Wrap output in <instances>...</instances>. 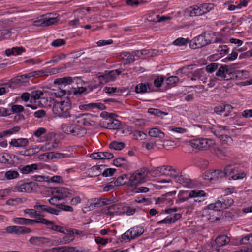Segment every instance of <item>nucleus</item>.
<instances>
[{
	"label": "nucleus",
	"mask_w": 252,
	"mask_h": 252,
	"mask_svg": "<svg viewBox=\"0 0 252 252\" xmlns=\"http://www.w3.org/2000/svg\"><path fill=\"white\" fill-rule=\"evenodd\" d=\"M148 175L147 168L143 167L136 170L130 175L128 182V185L133 188L134 193H146L149 191V189L146 187H138V185L146 181Z\"/></svg>",
	"instance_id": "obj_1"
},
{
	"label": "nucleus",
	"mask_w": 252,
	"mask_h": 252,
	"mask_svg": "<svg viewBox=\"0 0 252 252\" xmlns=\"http://www.w3.org/2000/svg\"><path fill=\"white\" fill-rule=\"evenodd\" d=\"M71 101L67 97L66 98H61L60 101L56 100L53 110L54 111H57L60 116L68 118L71 117Z\"/></svg>",
	"instance_id": "obj_2"
},
{
	"label": "nucleus",
	"mask_w": 252,
	"mask_h": 252,
	"mask_svg": "<svg viewBox=\"0 0 252 252\" xmlns=\"http://www.w3.org/2000/svg\"><path fill=\"white\" fill-rule=\"evenodd\" d=\"M55 194L49 199V203L53 206H56L59 208L60 200H63L66 197H70L74 195V192L64 188H56L54 190Z\"/></svg>",
	"instance_id": "obj_3"
},
{
	"label": "nucleus",
	"mask_w": 252,
	"mask_h": 252,
	"mask_svg": "<svg viewBox=\"0 0 252 252\" xmlns=\"http://www.w3.org/2000/svg\"><path fill=\"white\" fill-rule=\"evenodd\" d=\"M213 3H208L200 4L199 6L189 7L187 9L189 15L190 16H198L205 14L214 9Z\"/></svg>",
	"instance_id": "obj_4"
},
{
	"label": "nucleus",
	"mask_w": 252,
	"mask_h": 252,
	"mask_svg": "<svg viewBox=\"0 0 252 252\" xmlns=\"http://www.w3.org/2000/svg\"><path fill=\"white\" fill-rule=\"evenodd\" d=\"M62 130L67 134L72 136L82 137L86 133V130L80 125L73 124H62Z\"/></svg>",
	"instance_id": "obj_5"
},
{
	"label": "nucleus",
	"mask_w": 252,
	"mask_h": 252,
	"mask_svg": "<svg viewBox=\"0 0 252 252\" xmlns=\"http://www.w3.org/2000/svg\"><path fill=\"white\" fill-rule=\"evenodd\" d=\"M191 146L198 150H206L213 147L215 142L211 139L199 138L190 140Z\"/></svg>",
	"instance_id": "obj_6"
},
{
	"label": "nucleus",
	"mask_w": 252,
	"mask_h": 252,
	"mask_svg": "<svg viewBox=\"0 0 252 252\" xmlns=\"http://www.w3.org/2000/svg\"><path fill=\"white\" fill-rule=\"evenodd\" d=\"M233 203V200L231 198L227 197L222 199V200H218L214 203L209 204L207 208L209 210L220 211L229 208Z\"/></svg>",
	"instance_id": "obj_7"
},
{
	"label": "nucleus",
	"mask_w": 252,
	"mask_h": 252,
	"mask_svg": "<svg viewBox=\"0 0 252 252\" xmlns=\"http://www.w3.org/2000/svg\"><path fill=\"white\" fill-rule=\"evenodd\" d=\"M224 174L225 177L231 176V179L236 180L245 178L246 174L244 172H238V168L234 165H228L224 167Z\"/></svg>",
	"instance_id": "obj_8"
},
{
	"label": "nucleus",
	"mask_w": 252,
	"mask_h": 252,
	"mask_svg": "<svg viewBox=\"0 0 252 252\" xmlns=\"http://www.w3.org/2000/svg\"><path fill=\"white\" fill-rule=\"evenodd\" d=\"M144 231L143 228L141 226H135L131 228L122 235V241H129L142 235Z\"/></svg>",
	"instance_id": "obj_9"
},
{
	"label": "nucleus",
	"mask_w": 252,
	"mask_h": 252,
	"mask_svg": "<svg viewBox=\"0 0 252 252\" xmlns=\"http://www.w3.org/2000/svg\"><path fill=\"white\" fill-rule=\"evenodd\" d=\"M206 33H203L193 38L189 42V47L193 49L200 48L204 47L210 43L206 39Z\"/></svg>",
	"instance_id": "obj_10"
},
{
	"label": "nucleus",
	"mask_w": 252,
	"mask_h": 252,
	"mask_svg": "<svg viewBox=\"0 0 252 252\" xmlns=\"http://www.w3.org/2000/svg\"><path fill=\"white\" fill-rule=\"evenodd\" d=\"M98 118L96 116L87 113L79 116L77 122L86 126H94Z\"/></svg>",
	"instance_id": "obj_11"
},
{
	"label": "nucleus",
	"mask_w": 252,
	"mask_h": 252,
	"mask_svg": "<svg viewBox=\"0 0 252 252\" xmlns=\"http://www.w3.org/2000/svg\"><path fill=\"white\" fill-rule=\"evenodd\" d=\"M73 82V79L71 77L67 76L63 78H58L54 80V84H58L60 86L61 89L60 92L56 93V94L59 97L64 95L66 94V90L63 89V86L65 87L67 85H69Z\"/></svg>",
	"instance_id": "obj_12"
},
{
	"label": "nucleus",
	"mask_w": 252,
	"mask_h": 252,
	"mask_svg": "<svg viewBox=\"0 0 252 252\" xmlns=\"http://www.w3.org/2000/svg\"><path fill=\"white\" fill-rule=\"evenodd\" d=\"M122 209L123 204H116L103 208L102 212L103 214L110 216L121 215L123 214Z\"/></svg>",
	"instance_id": "obj_13"
},
{
	"label": "nucleus",
	"mask_w": 252,
	"mask_h": 252,
	"mask_svg": "<svg viewBox=\"0 0 252 252\" xmlns=\"http://www.w3.org/2000/svg\"><path fill=\"white\" fill-rule=\"evenodd\" d=\"M122 71L119 69L112 70L108 74L101 75L98 76V80L100 84H102L104 82L106 83L109 81L114 80L116 77L121 74Z\"/></svg>",
	"instance_id": "obj_14"
},
{
	"label": "nucleus",
	"mask_w": 252,
	"mask_h": 252,
	"mask_svg": "<svg viewBox=\"0 0 252 252\" xmlns=\"http://www.w3.org/2000/svg\"><path fill=\"white\" fill-rule=\"evenodd\" d=\"M206 194L203 190H193L190 191L189 196L186 197H181L176 199V202L177 204L186 202L192 198H197L199 197L206 196Z\"/></svg>",
	"instance_id": "obj_15"
},
{
	"label": "nucleus",
	"mask_w": 252,
	"mask_h": 252,
	"mask_svg": "<svg viewBox=\"0 0 252 252\" xmlns=\"http://www.w3.org/2000/svg\"><path fill=\"white\" fill-rule=\"evenodd\" d=\"M230 71L228 66L226 65H220L219 67L216 75L224 80H228L232 78V75Z\"/></svg>",
	"instance_id": "obj_16"
},
{
	"label": "nucleus",
	"mask_w": 252,
	"mask_h": 252,
	"mask_svg": "<svg viewBox=\"0 0 252 252\" xmlns=\"http://www.w3.org/2000/svg\"><path fill=\"white\" fill-rule=\"evenodd\" d=\"M205 180H217L225 177L223 171L220 169L214 170L205 173Z\"/></svg>",
	"instance_id": "obj_17"
},
{
	"label": "nucleus",
	"mask_w": 252,
	"mask_h": 252,
	"mask_svg": "<svg viewBox=\"0 0 252 252\" xmlns=\"http://www.w3.org/2000/svg\"><path fill=\"white\" fill-rule=\"evenodd\" d=\"M57 22V20L53 17H45L33 22V25L36 27H46Z\"/></svg>",
	"instance_id": "obj_18"
},
{
	"label": "nucleus",
	"mask_w": 252,
	"mask_h": 252,
	"mask_svg": "<svg viewBox=\"0 0 252 252\" xmlns=\"http://www.w3.org/2000/svg\"><path fill=\"white\" fill-rule=\"evenodd\" d=\"M42 157L43 158L44 157H45L47 159H59L64 158H70L71 157L70 154L67 153H61L58 152H49L46 153L44 154L41 155L40 157Z\"/></svg>",
	"instance_id": "obj_19"
},
{
	"label": "nucleus",
	"mask_w": 252,
	"mask_h": 252,
	"mask_svg": "<svg viewBox=\"0 0 252 252\" xmlns=\"http://www.w3.org/2000/svg\"><path fill=\"white\" fill-rule=\"evenodd\" d=\"M29 139L24 138L12 139L9 142L10 146L14 147L24 148L29 144Z\"/></svg>",
	"instance_id": "obj_20"
},
{
	"label": "nucleus",
	"mask_w": 252,
	"mask_h": 252,
	"mask_svg": "<svg viewBox=\"0 0 252 252\" xmlns=\"http://www.w3.org/2000/svg\"><path fill=\"white\" fill-rule=\"evenodd\" d=\"M35 183L29 182L17 185L16 188L18 191L21 192H31L33 190Z\"/></svg>",
	"instance_id": "obj_21"
},
{
	"label": "nucleus",
	"mask_w": 252,
	"mask_h": 252,
	"mask_svg": "<svg viewBox=\"0 0 252 252\" xmlns=\"http://www.w3.org/2000/svg\"><path fill=\"white\" fill-rule=\"evenodd\" d=\"M26 49L23 47H14L12 48L7 49L5 54L7 56L11 55L16 56L21 55L22 53L25 52Z\"/></svg>",
	"instance_id": "obj_22"
},
{
	"label": "nucleus",
	"mask_w": 252,
	"mask_h": 252,
	"mask_svg": "<svg viewBox=\"0 0 252 252\" xmlns=\"http://www.w3.org/2000/svg\"><path fill=\"white\" fill-rule=\"evenodd\" d=\"M102 166V165H101L100 166L95 165L92 167L88 170L87 176L89 177H95L101 175L102 169L101 167Z\"/></svg>",
	"instance_id": "obj_23"
},
{
	"label": "nucleus",
	"mask_w": 252,
	"mask_h": 252,
	"mask_svg": "<svg viewBox=\"0 0 252 252\" xmlns=\"http://www.w3.org/2000/svg\"><path fill=\"white\" fill-rule=\"evenodd\" d=\"M36 220H31L25 218H15L13 219L14 223L21 225H32L34 223H36Z\"/></svg>",
	"instance_id": "obj_24"
},
{
	"label": "nucleus",
	"mask_w": 252,
	"mask_h": 252,
	"mask_svg": "<svg viewBox=\"0 0 252 252\" xmlns=\"http://www.w3.org/2000/svg\"><path fill=\"white\" fill-rule=\"evenodd\" d=\"M148 90H149V91L152 90V84L149 83L146 84L140 83L135 87V92L137 93H144L146 92Z\"/></svg>",
	"instance_id": "obj_25"
},
{
	"label": "nucleus",
	"mask_w": 252,
	"mask_h": 252,
	"mask_svg": "<svg viewBox=\"0 0 252 252\" xmlns=\"http://www.w3.org/2000/svg\"><path fill=\"white\" fill-rule=\"evenodd\" d=\"M204 73L205 71L203 69H197L192 73L191 77L189 76L188 78H190V80L192 81L200 80L203 81V82H205V81L203 80L204 79H205L204 77Z\"/></svg>",
	"instance_id": "obj_26"
},
{
	"label": "nucleus",
	"mask_w": 252,
	"mask_h": 252,
	"mask_svg": "<svg viewBox=\"0 0 252 252\" xmlns=\"http://www.w3.org/2000/svg\"><path fill=\"white\" fill-rule=\"evenodd\" d=\"M19 169L22 174H29L33 172V171L37 170V165L36 164L27 165L23 167H19Z\"/></svg>",
	"instance_id": "obj_27"
},
{
	"label": "nucleus",
	"mask_w": 252,
	"mask_h": 252,
	"mask_svg": "<svg viewBox=\"0 0 252 252\" xmlns=\"http://www.w3.org/2000/svg\"><path fill=\"white\" fill-rule=\"evenodd\" d=\"M148 133L151 137H158L160 139H163L165 137V133L157 127L150 129Z\"/></svg>",
	"instance_id": "obj_28"
},
{
	"label": "nucleus",
	"mask_w": 252,
	"mask_h": 252,
	"mask_svg": "<svg viewBox=\"0 0 252 252\" xmlns=\"http://www.w3.org/2000/svg\"><path fill=\"white\" fill-rule=\"evenodd\" d=\"M230 239L226 235H220L217 237L215 243L218 247H221L229 243Z\"/></svg>",
	"instance_id": "obj_29"
},
{
	"label": "nucleus",
	"mask_w": 252,
	"mask_h": 252,
	"mask_svg": "<svg viewBox=\"0 0 252 252\" xmlns=\"http://www.w3.org/2000/svg\"><path fill=\"white\" fill-rule=\"evenodd\" d=\"M176 181L181 184L184 187H189L191 185V180L181 174L180 176H177V180Z\"/></svg>",
	"instance_id": "obj_30"
},
{
	"label": "nucleus",
	"mask_w": 252,
	"mask_h": 252,
	"mask_svg": "<svg viewBox=\"0 0 252 252\" xmlns=\"http://www.w3.org/2000/svg\"><path fill=\"white\" fill-rule=\"evenodd\" d=\"M74 234L79 235L80 234V232L77 229H72L71 230L69 231V233L67 235H65L63 237V242L64 243H67L70 241H72L74 239L73 235Z\"/></svg>",
	"instance_id": "obj_31"
},
{
	"label": "nucleus",
	"mask_w": 252,
	"mask_h": 252,
	"mask_svg": "<svg viewBox=\"0 0 252 252\" xmlns=\"http://www.w3.org/2000/svg\"><path fill=\"white\" fill-rule=\"evenodd\" d=\"M175 194L176 191H172L163 194L157 199L156 203L157 204H165V202L167 201V199H168V197H172Z\"/></svg>",
	"instance_id": "obj_32"
},
{
	"label": "nucleus",
	"mask_w": 252,
	"mask_h": 252,
	"mask_svg": "<svg viewBox=\"0 0 252 252\" xmlns=\"http://www.w3.org/2000/svg\"><path fill=\"white\" fill-rule=\"evenodd\" d=\"M122 59L124 64L131 63L135 61L134 55L129 52H125L123 54Z\"/></svg>",
	"instance_id": "obj_33"
},
{
	"label": "nucleus",
	"mask_w": 252,
	"mask_h": 252,
	"mask_svg": "<svg viewBox=\"0 0 252 252\" xmlns=\"http://www.w3.org/2000/svg\"><path fill=\"white\" fill-rule=\"evenodd\" d=\"M230 107V105H221L216 106L214 108V112L218 114V115H223L224 116H227L228 114L225 112V110L226 108H229Z\"/></svg>",
	"instance_id": "obj_34"
},
{
	"label": "nucleus",
	"mask_w": 252,
	"mask_h": 252,
	"mask_svg": "<svg viewBox=\"0 0 252 252\" xmlns=\"http://www.w3.org/2000/svg\"><path fill=\"white\" fill-rule=\"evenodd\" d=\"M36 223L44 224L46 225L48 229L52 230L55 224L53 221L44 218H39V219H37Z\"/></svg>",
	"instance_id": "obj_35"
},
{
	"label": "nucleus",
	"mask_w": 252,
	"mask_h": 252,
	"mask_svg": "<svg viewBox=\"0 0 252 252\" xmlns=\"http://www.w3.org/2000/svg\"><path fill=\"white\" fill-rule=\"evenodd\" d=\"M172 170V167L171 166L164 165L158 167V171H159L160 174L169 175L170 172Z\"/></svg>",
	"instance_id": "obj_36"
},
{
	"label": "nucleus",
	"mask_w": 252,
	"mask_h": 252,
	"mask_svg": "<svg viewBox=\"0 0 252 252\" xmlns=\"http://www.w3.org/2000/svg\"><path fill=\"white\" fill-rule=\"evenodd\" d=\"M66 58V55L63 53H61L58 55L53 56L52 59L45 63V64H48L51 63H57L61 60H63Z\"/></svg>",
	"instance_id": "obj_37"
},
{
	"label": "nucleus",
	"mask_w": 252,
	"mask_h": 252,
	"mask_svg": "<svg viewBox=\"0 0 252 252\" xmlns=\"http://www.w3.org/2000/svg\"><path fill=\"white\" fill-rule=\"evenodd\" d=\"M31 232L32 230L30 228L25 227L24 226H16L14 234L18 235L24 234L31 233Z\"/></svg>",
	"instance_id": "obj_38"
},
{
	"label": "nucleus",
	"mask_w": 252,
	"mask_h": 252,
	"mask_svg": "<svg viewBox=\"0 0 252 252\" xmlns=\"http://www.w3.org/2000/svg\"><path fill=\"white\" fill-rule=\"evenodd\" d=\"M128 164V161L124 158H118L113 160V164L117 167L126 166Z\"/></svg>",
	"instance_id": "obj_39"
},
{
	"label": "nucleus",
	"mask_w": 252,
	"mask_h": 252,
	"mask_svg": "<svg viewBox=\"0 0 252 252\" xmlns=\"http://www.w3.org/2000/svg\"><path fill=\"white\" fill-rule=\"evenodd\" d=\"M148 112L151 115L157 117H161L162 115H167L168 114L167 113L162 111L159 109L153 108H149L148 109Z\"/></svg>",
	"instance_id": "obj_40"
},
{
	"label": "nucleus",
	"mask_w": 252,
	"mask_h": 252,
	"mask_svg": "<svg viewBox=\"0 0 252 252\" xmlns=\"http://www.w3.org/2000/svg\"><path fill=\"white\" fill-rule=\"evenodd\" d=\"M19 176L17 171L10 170L7 171L5 173V177L7 180H12L17 178Z\"/></svg>",
	"instance_id": "obj_41"
},
{
	"label": "nucleus",
	"mask_w": 252,
	"mask_h": 252,
	"mask_svg": "<svg viewBox=\"0 0 252 252\" xmlns=\"http://www.w3.org/2000/svg\"><path fill=\"white\" fill-rule=\"evenodd\" d=\"M125 143L122 142L113 141L109 144V148L115 150H121L125 147Z\"/></svg>",
	"instance_id": "obj_42"
},
{
	"label": "nucleus",
	"mask_w": 252,
	"mask_h": 252,
	"mask_svg": "<svg viewBox=\"0 0 252 252\" xmlns=\"http://www.w3.org/2000/svg\"><path fill=\"white\" fill-rule=\"evenodd\" d=\"M127 179V175L126 174H123L117 178L116 180L115 181V185L116 186H120L125 185L126 183V180Z\"/></svg>",
	"instance_id": "obj_43"
},
{
	"label": "nucleus",
	"mask_w": 252,
	"mask_h": 252,
	"mask_svg": "<svg viewBox=\"0 0 252 252\" xmlns=\"http://www.w3.org/2000/svg\"><path fill=\"white\" fill-rule=\"evenodd\" d=\"M219 138L222 141L223 144H226L230 145L233 143L232 138L227 135H218Z\"/></svg>",
	"instance_id": "obj_44"
},
{
	"label": "nucleus",
	"mask_w": 252,
	"mask_h": 252,
	"mask_svg": "<svg viewBox=\"0 0 252 252\" xmlns=\"http://www.w3.org/2000/svg\"><path fill=\"white\" fill-rule=\"evenodd\" d=\"M136 210V209L135 208L128 206H125L123 205L122 211H123V214L126 213L128 216L132 215L135 213Z\"/></svg>",
	"instance_id": "obj_45"
},
{
	"label": "nucleus",
	"mask_w": 252,
	"mask_h": 252,
	"mask_svg": "<svg viewBox=\"0 0 252 252\" xmlns=\"http://www.w3.org/2000/svg\"><path fill=\"white\" fill-rule=\"evenodd\" d=\"M190 41L188 38L180 37L176 39L173 42V44L177 46L185 45L187 43H189Z\"/></svg>",
	"instance_id": "obj_46"
},
{
	"label": "nucleus",
	"mask_w": 252,
	"mask_h": 252,
	"mask_svg": "<svg viewBox=\"0 0 252 252\" xmlns=\"http://www.w3.org/2000/svg\"><path fill=\"white\" fill-rule=\"evenodd\" d=\"M44 239L43 237H32L30 240L29 242L33 245H39L41 243H43V240Z\"/></svg>",
	"instance_id": "obj_47"
},
{
	"label": "nucleus",
	"mask_w": 252,
	"mask_h": 252,
	"mask_svg": "<svg viewBox=\"0 0 252 252\" xmlns=\"http://www.w3.org/2000/svg\"><path fill=\"white\" fill-rule=\"evenodd\" d=\"M163 147L165 148H168L171 147L178 146V142L173 140H164L163 142Z\"/></svg>",
	"instance_id": "obj_48"
},
{
	"label": "nucleus",
	"mask_w": 252,
	"mask_h": 252,
	"mask_svg": "<svg viewBox=\"0 0 252 252\" xmlns=\"http://www.w3.org/2000/svg\"><path fill=\"white\" fill-rule=\"evenodd\" d=\"M219 64L217 63H213L208 65L206 67V70L209 73L214 72L219 66Z\"/></svg>",
	"instance_id": "obj_49"
},
{
	"label": "nucleus",
	"mask_w": 252,
	"mask_h": 252,
	"mask_svg": "<svg viewBox=\"0 0 252 252\" xmlns=\"http://www.w3.org/2000/svg\"><path fill=\"white\" fill-rule=\"evenodd\" d=\"M121 123L117 120H113L111 122L108 123V127L110 129H116L119 128Z\"/></svg>",
	"instance_id": "obj_50"
},
{
	"label": "nucleus",
	"mask_w": 252,
	"mask_h": 252,
	"mask_svg": "<svg viewBox=\"0 0 252 252\" xmlns=\"http://www.w3.org/2000/svg\"><path fill=\"white\" fill-rule=\"evenodd\" d=\"M48 72L44 70L34 71L29 73V76L32 77H37L43 75H47Z\"/></svg>",
	"instance_id": "obj_51"
},
{
	"label": "nucleus",
	"mask_w": 252,
	"mask_h": 252,
	"mask_svg": "<svg viewBox=\"0 0 252 252\" xmlns=\"http://www.w3.org/2000/svg\"><path fill=\"white\" fill-rule=\"evenodd\" d=\"M66 43V41L63 39H57L54 40L51 44V45L54 47H59L63 45H64Z\"/></svg>",
	"instance_id": "obj_52"
},
{
	"label": "nucleus",
	"mask_w": 252,
	"mask_h": 252,
	"mask_svg": "<svg viewBox=\"0 0 252 252\" xmlns=\"http://www.w3.org/2000/svg\"><path fill=\"white\" fill-rule=\"evenodd\" d=\"M24 109V107L21 105L12 104L11 106V111L12 114H19V113L23 112Z\"/></svg>",
	"instance_id": "obj_53"
},
{
	"label": "nucleus",
	"mask_w": 252,
	"mask_h": 252,
	"mask_svg": "<svg viewBox=\"0 0 252 252\" xmlns=\"http://www.w3.org/2000/svg\"><path fill=\"white\" fill-rule=\"evenodd\" d=\"M20 127L16 126L8 130H5V133H6L7 136H8L9 135L18 133L20 131Z\"/></svg>",
	"instance_id": "obj_54"
},
{
	"label": "nucleus",
	"mask_w": 252,
	"mask_h": 252,
	"mask_svg": "<svg viewBox=\"0 0 252 252\" xmlns=\"http://www.w3.org/2000/svg\"><path fill=\"white\" fill-rule=\"evenodd\" d=\"M213 153L220 158H223L226 156L225 152L219 147H215L213 149Z\"/></svg>",
	"instance_id": "obj_55"
},
{
	"label": "nucleus",
	"mask_w": 252,
	"mask_h": 252,
	"mask_svg": "<svg viewBox=\"0 0 252 252\" xmlns=\"http://www.w3.org/2000/svg\"><path fill=\"white\" fill-rule=\"evenodd\" d=\"M43 95V93L40 90L33 91L31 94V96L34 100L39 99Z\"/></svg>",
	"instance_id": "obj_56"
},
{
	"label": "nucleus",
	"mask_w": 252,
	"mask_h": 252,
	"mask_svg": "<svg viewBox=\"0 0 252 252\" xmlns=\"http://www.w3.org/2000/svg\"><path fill=\"white\" fill-rule=\"evenodd\" d=\"M229 48L226 45H220L218 49V52L221 55H226L228 53Z\"/></svg>",
	"instance_id": "obj_57"
},
{
	"label": "nucleus",
	"mask_w": 252,
	"mask_h": 252,
	"mask_svg": "<svg viewBox=\"0 0 252 252\" xmlns=\"http://www.w3.org/2000/svg\"><path fill=\"white\" fill-rule=\"evenodd\" d=\"M179 81V78L177 76H172L168 77L166 79V82L168 85H173L176 84Z\"/></svg>",
	"instance_id": "obj_58"
},
{
	"label": "nucleus",
	"mask_w": 252,
	"mask_h": 252,
	"mask_svg": "<svg viewBox=\"0 0 252 252\" xmlns=\"http://www.w3.org/2000/svg\"><path fill=\"white\" fill-rule=\"evenodd\" d=\"M10 36V32L7 29H0V39H6Z\"/></svg>",
	"instance_id": "obj_59"
},
{
	"label": "nucleus",
	"mask_w": 252,
	"mask_h": 252,
	"mask_svg": "<svg viewBox=\"0 0 252 252\" xmlns=\"http://www.w3.org/2000/svg\"><path fill=\"white\" fill-rule=\"evenodd\" d=\"M187 203L185 205V208L187 210V211L191 212L194 209L195 204L192 200L186 201Z\"/></svg>",
	"instance_id": "obj_60"
},
{
	"label": "nucleus",
	"mask_w": 252,
	"mask_h": 252,
	"mask_svg": "<svg viewBox=\"0 0 252 252\" xmlns=\"http://www.w3.org/2000/svg\"><path fill=\"white\" fill-rule=\"evenodd\" d=\"M116 170L113 168H107L103 172H102V175L104 177L112 176L115 173Z\"/></svg>",
	"instance_id": "obj_61"
},
{
	"label": "nucleus",
	"mask_w": 252,
	"mask_h": 252,
	"mask_svg": "<svg viewBox=\"0 0 252 252\" xmlns=\"http://www.w3.org/2000/svg\"><path fill=\"white\" fill-rule=\"evenodd\" d=\"M79 108L80 110L82 111H90L93 110V103L80 105L79 106Z\"/></svg>",
	"instance_id": "obj_62"
},
{
	"label": "nucleus",
	"mask_w": 252,
	"mask_h": 252,
	"mask_svg": "<svg viewBox=\"0 0 252 252\" xmlns=\"http://www.w3.org/2000/svg\"><path fill=\"white\" fill-rule=\"evenodd\" d=\"M46 131L47 130L46 128L43 127H40L34 131L33 132V135L36 137H40L42 135L45 133Z\"/></svg>",
	"instance_id": "obj_63"
},
{
	"label": "nucleus",
	"mask_w": 252,
	"mask_h": 252,
	"mask_svg": "<svg viewBox=\"0 0 252 252\" xmlns=\"http://www.w3.org/2000/svg\"><path fill=\"white\" fill-rule=\"evenodd\" d=\"M60 249H58V250H60L61 252H77V250L74 247H60Z\"/></svg>",
	"instance_id": "obj_64"
}]
</instances>
